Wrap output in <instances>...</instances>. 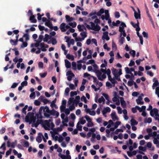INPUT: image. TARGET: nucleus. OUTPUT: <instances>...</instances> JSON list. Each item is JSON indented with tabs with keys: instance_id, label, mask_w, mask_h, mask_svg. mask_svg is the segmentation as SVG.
I'll return each instance as SVG.
<instances>
[{
	"instance_id": "1",
	"label": "nucleus",
	"mask_w": 159,
	"mask_h": 159,
	"mask_svg": "<svg viewBox=\"0 0 159 159\" xmlns=\"http://www.w3.org/2000/svg\"><path fill=\"white\" fill-rule=\"evenodd\" d=\"M17 143V140H15L14 142L11 143L9 141L7 142V146L8 147H11L12 148H15L16 145Z\"/></svg>"
},
{
	"instance_id": "2",
	"label": "nucleus",
	"mask_w": 159,
	"mask_h": 159,
	"mask_svg": "<svg viewBox=\"0 0 159 159\" xmlns=\"http://www.w3.org/2000/svg\"><path fill=\"white\" fill-rule=\"evenodd\" d=\"M120 102L121 106L123 108H125L126 107V104L125 101L124 100V98L123 97H120Z\"/></svg>"
},
{
	"instance_id": "3",
	"label": "nucleus",
	"mask_w": 159,
	"mask_h": 159,
	"mask_svg": "<svg viewBox=\"0 0 159 159\" xmlns=\"http://www.w3.org/2000/svg\"><path fill=\"white\" fill-rule=\"evenodd\" d=\"M108 33L107 31H106L103 33V35L102 37L103 39H106V40L108 41L110 39V38L108 36Z\"/></svg>"
},
{
	"instance_id": "4",
	"label": "nucleus",
	"mask_w": 159,
	"mask_h": 159,
	"mask_svg": "<svg viewBox=\"0 0 159 159\" xmlns=\"http://www.w3.org/2000/svg\"><path fill=\"white\" fill-rule=\"evenodd\" d=\"M111 118L114 121L118 120H119L118 118L116 115V113L115 112H112L111 115Z\"/></svg>"
},
{
	"instance_id": "5",
	"label": "nucleus",
	"mask_w": 159,
	"mask_h": 159,
	"mask_svg": "<svg viewBox=\"0 0 159 159\" xmlns=\"http://www.w3.org/2000/svg\"><path fill=\"white\" fill-rule=\"evenodd\" d=\"M43 135L41 133H39L38 134V136L36 138V140L38 143H40L42 141V137H43Z\"/></svg>"
},
{
	"instance_id": "6",
	"label": "nucleus",
	"mask_w": 159,
	"mask_h": 159,
	"mask_svg": "<svg viewBox=\"0 0 159 159\" xmlns=\"http://www.w3.org/2000/svg\"><path fill=\"white\" fill-rule=\"evenodd\" d=\"M50 114L51 115H52L53 116H56V118H57L59 116V113L55 110L54 109H52L51 110Z\"/></svg>"
},
{
	"instance_id": "7",
	"label": "nucleus",
	"mask_w": 159,
	"mask_h": 159,
	"mask_svg": "<svg viewBox=\"0 0 159 159\" xmlns=\"http://www.w3.org/2000/svg\"><path fill=\"white\" fill-rule=\"evenodd\" d=\"M138 10L139 13H137L135 10L134 9V16L135 17V18L136 19H140L141 16H140V11L139 10V9L138 8Z\"/></svg>"
},
{
	"instance_id": "8",
	"label": "nucleus",
	"mask_w": 159,
	"mask_h": 159,
	"mask_svg": "<svg viewBox=\"0 0 159 159\" xmlns=\"http://www.w3.org/2000/svg\"><path fill=\"white\" fill-rule=\"evenodd\" d=\"M66 23H62L60 25V28L62 32H65L66 31V29L65 28Z\"/></svg>"
},
{
	"instance_id": "9",
	"label": "nucleus",
	"mask_w": 159,
	"mask_h": 159,
	"mask_svg": "<svg viewBox=\"0 0 159 159\" xmlns=\"http://www.w3.org/2000/svg\"><path fill=\"white\" fill-rule=\"evenodd\" d=\"M45 25L51 29H53V26H52V24L50 20H48L47 22H45Z\"/></svg>"
},
{
	"instance_id": "10",
	"label": "nucleus",
	"mask_w": 159,
	"mask_h": 159,
	"mask_svg": "<svg viewBox=\"0 0 159 159\" xmlns=\"http://www.w3.org/2000/svg\"><path fill=\"white\" fill-rule=\"evenodd\" d=\"M95 72L97 76L98 77V79L102 81V79L101 78V76L102 74V73L98 70H96Z\"/></svg>"
},
{
	"instance_id": "11",
	"label": "nucleus",
	"mask_w": 159,
	"mask_h": 159,
	"mask_svg": "<svg viewBox=\"0 0 159 159\" xmlns=\"http://www.w3.org/2000/svg\"><path fill=\"white\" fill-rule=\"evenodd\" d=\"M29 20L32 23H36L37 22V20L35 19V16L34 15L30 16Z\"/></svg>"
},
{
	"instance_id": "12",
	"label": "nucleus",
	"mask_w": 159,
	"mask_h": 159,
	"mask_svg": "<svg viewBox=\"0 0 159 159\" xmlns=\"http://www.w3.org/2000/svg\"><path fill=\"white\" fill-rule=\"evenodd\" d=\"M65 66L67 69L70 68L71 67V63L67 59L65 60Z\"/></svg>"
},
{
	"instance_id": "13",
	"label": "nucleus",
	"mask_w": 159,
	"mask_h": 159,
	"mask_svg": "<svg viewBox=\"0 0 159 159\" xmlns=\"http://www.w3.org/2000/svg\"><path fill=\"white\" fill-rule=\"evenodd\" d=\"M66 20L67 21H71L74 20V18L70 17L69 16L66 15L65 16Z\"/></svg>"
},
{
	"instance_id": "14",
	"label": "nucleus",
	"mask_w": 159,
	"mask_h": 159,
	"mask_svg": "<svg viewBox=\"0 0 159 159\" xmlns=\"http://www.w3.org/2000/svg\"><path fill=\"white\" fill-rule=\"evenodd\" d=\"M51 36L46 34L45 35V38L43 39V41L45 42H47L48 40L51 38Z\"/></svg>"
},
{
	"instance_id": "15",
	"label": "nucleus",
	"mask_w": 159,
	"mask_h": 159,
	"mask_svg": "<svg viewBox=\"0 0 159 159\" xmlns=\"http://www.w3.org/2000/svg\"><path fill=\"white\" fill-rule=\"evenodd\" d=\"M18 41V40H14L13 39H11L10 40V42L12 45L15 46L17 44Z\"/></svg>"
},
{
	"instance_id": "16",
	"label": "nucleus",
	"mask_w": 159,
	"mask_h": 159,
	"mask_svg": "<svg viewBox=\"0 0 159 159\" xmlns=\"http://www.w3.org/2000/svg\"><path fill=\"white\" fill-rule=\"evenodd\" d=\"M104 11L103 8H101L97 13V15L98 16H101L102 14L104 13Z\"/></svg>"
},
{
	"instance_id": "17",
	"label": "nucleus",
	"mask_w": 159,
	"mask_h": 159,
	"mask_svg": "<svg viewBox=\"0 0 159 159\" xmlns=\"http://www.w3.org/2000/svg\"><path fill=\"white\" fill-rule=\"evenodd\" d=\"M66 57L69 59H71L72 61H74V56L70 54H68L66 55Z\"/></svg>"
},
{
	"instance_id": "18",
	"label": "nucleus",
	"mask_w": 159,
	"mask_h": 159,
	"mask_svg": "<svg viewBox=\"0 0 159 159\" xmlns=\"http://www.w3.org/2000/svg\"><path fill=\"white\" fill-rule=\"evenodd\" d=\"M130 122H131V125L132 126L136 125L138 124V122L136 120H135L134 119H133L131 120Z\"/></svg>"
},
{
	"instance_id": "19",
	"label": "nucleus",
	"mask_w": 159,
	"mask_h": 159,
	"mask_svg": "<svg viewBox=\"0 0 159 159\" xmlns=\"http://www.w3.org/2000/svg\"><path fill=\"white\" fill-rule=\"evenodd\" d=\"M112 73L114 76L117 75L118 74V70L116 69L113 68L111 69Z\"/></svg>"
},
{
	"instance_id": "20",
	"label": "nucleus",
	"mask_w": 159,
	"mask_h": 159,
	"mask_svg": "<svg viewBox=\"0 0 159 159\" xmlns=\"http://www.w3.org/2000/svg\"><path fill=\"white\" fill-rule=\"evenodd\" d=\"M153 142L154 144H156L157 147H159V141L157 139L154 138L153 140Z\"/></svg>"
},
{
	"instance_id": "21",
	"label": "nucleus",
	"mask_w": 159,
	"mask_h": 159,
	"mask_svg": "<svg viewBox=\"0 0 159 159\" xmlns=\"http://www.w3.org/2000/svg\"><path fill=\"white\" fill-rule=\"evenodd\" d=\"M158 86H159V82L158 80H157L153 84L152 86V89H155V87H157Z\"/></svg>"
},
{
	"instance_id": "22",
	"label": "nucleus",
	"mask_w": 159,
	"mask_h": 159,
	"mask_svg": "<svg viewBox=\"0 0 159 159\" xmlns=\"http://www.w3.org/2000/svg\"><path fill=\"white\" fill-rule=\"evenodd\" d=\"M87 33L86 31L85 32H81L80 33V35L82 37V38L84 39V38L87 37Z\"/></svg>"
},
{
	"instance_id": "23",
	"label": "nucleus",
	"mask_w": 159,
	"mask_h": 159,
	"mask_svg": "<svg viewBox=\"0 0 159 159\" xmlns=\"http://www.w3.org/2000/svg\"><path fill=\"white\" fill-rule=\"evenodd\" d=\"M93 29H93V30L95 31H98L100 30L101 27L98 25L97 24Z\"/></svg>"
},
{
	"instance_id": "24",
	"label": "nucleus",
	"mask_w": 159,
	"mask_h": 159,
	"mask_svg": "<svg viewBox=\"0 0 159 159\" xmlns=\"http://www.w3.org/2000/svg\"><path fill=\"white\" fill-rule=\"evenodd\" d=\"M105 101V100L103 96H101L98 100L99 103H101L102 102H103V104L104 103Z\"/></svg>"
},
{
	"instance_id": "25",
	"label": "nucleus",
	"mask_w": 159,
	"mask_h": 159,
	"mask_svg": "<svg viewBox=\"0 0 159 159\" xmlns=\"http://www.w3.org/2000/svg\"><path fill=\"white\" fill-rule=\"evenodd\" d=\"M43 111L48 113H50L51 110H49V108L47 106L44 107Z\"/></svg>"
},
{
	"instance_id": "26",
	"label": "nucleus",
	"mask_w": 159,
	"mask_h": 159,
	"mask_svg": "<svg viewBox=\"0 0 159 159\" xmlns=\"http://www.w3.org/2000/svg\"><path fill=\"white\" fill-rule=\"evenodd\" d=\"M51 120H45L44 121V123L45 125H47L48 126L50 127V123L49 122L51 121Z\"/></svg>"
},
{
	"instance_id": "27",
	"label": "nucleus",
	"mask_w": 159,
	"mask_h": 159,
	"mask_svg": "<svg viewBox=\"0 0 159 159\" xmlns=\"http://www.w3.org/2000/svg\"><path fill=\"white\" fill-rule=\"evenodd\" d=\"M74 99L73 98L71 97L69 98L68 102V103L69 105H70L72 103H74Z\"/></svg>"
},
{
	"instance_id": "28",
	"label": "nucleus",
	"mask_w": 159,
	"mask_h": 159,
	"mask_svg": "<svg viewBox=\"0 0 159 159\" xmlns=\"http://www.w3.org/2000/svg\"><path fill=\"white\" fill-rule=\"evenodd\" d=\"M80 124V122H79L77 124L76 128H77V129L80 131H82V126L79 125Z\"/></svg>"
},
{
	"instance_id": "29",
	"label": "nucleus",
	"mask_w": 159,
	"mask_h": 159,
	"mask_svg": "<svg viewBox=\"0 0 159 159\" xmlns=\"http://www.w3.org/2000/svg\"><path fill=\"white\" fill-rule=\"evenodd\" d=\"M76 23L75 22H70L69 23V25L71 26L73 28L75 27L76 26Z\"/></svg>"
},
{
	"instance_id": "30",
	"label": "nucleus",
	"mask_w": 159,
	"mask_h": 159,
	"mask_svg": "<svg viewBox=\"0 0 159 159\" xmlns=\"http://www.w3.org/2000/svg\"><path fill=\"white\" fill-rule=\"evenodd\" d=\"M51 41H52V44L54 45L56 44L57 43V41L56 40V39L55 38H52L51 39Z\"/></svg>"
},
{
	"instance_id": "31",
	"label": "nucleus",
	"mask_w": 159,
	"mask_h": 159,
	"mask_svg": "<svg viewBox=\"0 0 159 159\" xmlns=\"http://www.w3.org/2000/svg\"><path fill=\"white\" fill-rule=\"evenodd\" d=\"M50 133L52 134V137L54 138L55 134H58V132L56 130H54V132L51 131Z\"/></svg>"
},
{
	"instance_id": "32",
	"label": "nucleus",
	"mask_w": 159,
	"mask_h": 159,
	"mask_svg": "<svg viewBox=\"0 0 159 159\" xmlns=\"http://www.w3.org/2000/svg\"><path fill=\"white\" fill-rule=\"evenodd\" d=\"M64 120L62 121V123L64 124V126H67V124H65L64 123H67L68 121V118L67 117L65 119H64Z\"/></svg>"
},
{
	"instance_id": "33",
	"label": "nucleus",
	"mask_w": 159,
	"mask_h": 159,
	"mask_svg": "<svg viewBox=\"0 0 159 159\" xmlns=\"http://www.w3.org/2000/svg\"><path fill=\"white\" fill-rule=\"evenodd\" d=\"M139 149L141 151L143 152H145L146 150V147H143L141 146H140L139 147Z\"/></svg>"
},
{
	"instance_id": "34",
	"label": "nucleus",
	"mask_w": 159,
	"mask_h": 159,
	"mask_svg": "<svg viewBox=\"0 0 159 159\" xmlns=\"http://www.w3.org/2000/svg\"><path fill=\"white\" fill-rule=\"evenodd\" d=\"M152 119L151 118L149 117L148 119H146L144 120L145 123H150L152 122Z\"/></svg>"
},
{
	"instance_id": "35",
	"label": "nucleus",
	"mask_w": 159,
	"mask_h": 159,
	"mask_svg": "<svg viewBox=\"0 0 159 159\" xmlns=\"http://www.w3.org/2000/svg\"><path fill=\"white\" fill-rule=\"evenodd\" d=\"M23 143H24V146L26 147H28L29 145V142L25 140H23Z\"/></svg>"
},
{
	"instance_id": "36",
	"label": "nucleus",
	"mask_w": 159,
	"mask_h": 159,
	"mask_svg": "<svg viewBox=\"0 0 159 159\" xmlns=\"http://www.w3.org/2000/svg\"><path fill=\"white\" fill-rule=\"evenodd\" d=\"M36 121V118L34 116H33L30 118V120L29 121L30 124L32 122L33 123H35Z\"/></svg>"
},
{
	"instance_id": "37",
	"label": "nucleus",
	"mask_w": 159,
	"mask_h": 159,
	"mask_svg": "<svg viewBox=\"0 0 159 159\" xmlns=\"http://www.w3.org/2000/svg\"><path fill=\"white\" fill-rule=\"evenodd\" d=\"M153 111V112H154V114L155 115V116L159 115V114L158 112V110L156 108H154L153 110H152Z\"/></svg>"
},
{
	"instance_id": "38",
	"label": "nucleus",
	"mask_w": 159,
	"mask_h": 159,
	"mask_svg": "<svg viewBox=\"0 0 159 159\" xmlns=\"http://www.w3.org/2000/svg\"><path fill=\"white\" fill-rule=\"evenodd\" d=\"M112 48L113 50H116L117 49L116 45L115 43L113 41L112 43Z\"/></svg>"
},
{
	"instance_id": "39",
	"label": "nucleus",
	"mask_w": 159,
	"mask_h": 159,
	"mask_svg": "<svg viewBox=\"0 0 159 159\" xmlns=\"http://www.w3.org/2000/svg\"><path fill=\"white\" fill-rule=\"evenodd\" d=\"M23 37H25V40L27 41L29 40V37L28 34H24L23 36Z\"/></svg>"
},
{
	"instance_id": "40",
	"label": "nucleus",
	"mask_w": 159,
	"mask_h": 159,
	"mask_svg": "<svg viewBox=\"0 0 159 159\" xmlns=\"http://www.w3.org/2000/svg\"><path fill=\"white\" fill-rule=\"evenodd\" d=\"M28 45V43L26 42H23L22 44L21 45V48H24L26 47Z\"/></svg>"
},
{
	"instance_id": "41",
	"label": "nucleus",
	"mask_w": 159,
	"mask_h": 159,
	"mask_svg": "<svg viewBox=\"0 0 159 159\" xmlns=\"http://www.w3.org/2000/svg\"><path fill=\"white\" fill-rule=\"evenodd\" d=\"M36 116H37V119H42L43 118L42 116V113H38L36 114Z\"/></svg>"
},
{
	"instance_id": "42",
	"label": "nucleus",
	"mask_w": 159,
	"mask_h": 159,
	"mask_svg": "<svg viewBox=\"0 0 159 159\" xmlns=\"http://www.w3.org/2000/svg\"><path fill=\"white\" fill-rule=\"evenodd\" d=\"M75 106L74 103H72L71 105H70L69 107V109L70 111H72L74 110L75 109Z\"/></svg>"
},
{
	"instance_id": "43",
	"label": "nucleus",
	"mask_w": 159,
	"mask_h": 159,
	"mask_svg": "<svg viewBox=\"0 0 159 159\" xmlns=\"http://www.w3.org/2000/svg\"><path fill=\"white\" fill-rule=\"evenodd\" d=\"M135 51L134 50H131L129 52V53L131 54L132 57H134L135 56Z\"/></svg>"
},
{
	"instance_id": "44",
	"label": "nucleus",
	"mask_w": 159,
	"mask_h": 159,
	"mask_svg": "<svg viewBox=\"0 0 159 159\" xmlns=\"http://www.w3.org/2000/svg\"><path fill=\"white\" fill-rule=\"evenodd\" d=\"M126 73L127 74H130L131 73L130 69L128 67H126L125 68Z\"/></svg>"
},
{
	"instance_id": "45",
	"label": "nucleus",
	"mask_w": 159,
	"mask_h": 159,
	"mask_svg": "<svg viewBox=\"0 0 159 159\" xmlns=\"http://www.w3.org/2000/svg\"><path fill=\"white\" fill-rule=\"evenodd\" d=\"M28 105H25V107L22 109V112L24 113L25 114H26V110L27 109V107H28Z\"/></svg>"
},
{
	"instance_id": "46",
	"label": "nucleus",
	"mask_w": 159,
	"mask_h": 159,
	"mask_svg": "<svg viewBox=\"0 0 159 159\" xmlns=\"http://www.w3.org/2000/svg\"><path fill=\"white\" fill-rule=\"evenodd\" d=\"M155 94L159 98V87H157L156 89Z\"/></svg>"
},
{
	"instance_id": "47",
	"label": "nucleus",
	"mask_w": 159,
	"mask_h": 159,
	"mask_svg": "<svg viewBox=\"0 0 159 159\" xmlns=\"http://www.w3.org/2000/svg\"><path fill=\"white\" fill-rule=\"evenodd\" d=\"M66 75H71L73 77H74L75 76L74 74L71 72V71H68L66 72Z\"/></svg>"
},
{
	"instance_id": "48",
	"label": "nucleus",
	"mask_w": 159,
	"mask_h": 159,
	"mask_svg": "<svg viewBox=\"0 0 159 159\" xmlns=\"http://www.w3.org/2000/svg\"><path fill=\"white\" fill-rule=\"evenodd\" d=\"M84 118L86 119L88 122L92 121V119L88 115L85 116Z\"/></svg>"
},
{
	"instance_id": "49",
	"label": "nucleus",
	"mask_w": 159,
	"mask_h": 159,
	"mask_svg": "<svg viewBox=\"0 0 159 159\" xmlns=\"http://www.w3.org/2000/svg\"><path fill=\"white\" fill-rule=\"evenodd\" d=\"M81 100L82 101H84L85 103H86L87 102V100L86 97L83 95L81 98Z\"/></svg>"
},
{
	"instance_id": "50",
	"label": "nucleus",
	"mask_w": 159,
	"mask_h": 159,
	"mask_svg": "<svg viewBox=\"0 0 159 159\" xmlns=\"http://www.w3.org/2000/svg\"><path fill=\"white\" fill-rule=\"evenodd\" d=\"M123 132V130L122 129H117L114 132V133L116 134H118L119 132Z\"/></svg>"
},
{
	"instance_id": "51",
	"label": "nucleus",
	"mask_w": 159,
	"mask_h": 159,
	"mask_svg": "<svg viewBox=\"0 0 159 159\" xmlns=\"http://www.w3.org/2000/svg\"><path fill=\"white\" fill-rule=\"evenodd\" d=\"M136 102L138 104L142 105L144 103V102L143 101H141V100H139L138 99H137L136 100Z\"/></svg>"
},
{
	"instance_id": "52",
	"label": "nucleus",
	"mask_w": 159,
	"mask_h": 159,
	"mask_svg": "<svg viewBox=\"0 0 159 159\" xmlns=\"http://www.w3.org/2000/svg\"><path fill=\"white\" fill-rule=\"evenodd\" d=\"M120 124H121V122L120 121H116L115 122V125H114L115 128H116V129L118 127V126L120 125Z\"/></svg>"
},
{
	"instance_id": "53",
	"label": "nucleus",
	"mask_w": 159,
	"mask_h": 159,
	"mask_svg": "<svg viewBox=\"0 0 159 159\" xmlns=\"http://www.w3.org/2000/svg\"><path fill=\"white\" fill-rule=\"evenodd\" d=\"M11 151L12 149L11 148H9V150L6 152V157L11 154Z\"/></svg>"
},
{
	"instance_id": "54",
	"label": "nucleus",
	"mask_w": 159,
	"mask_h": 159,
	"mask_svg": "<svg viewBox=\"0 0 159 159\" xmlns=\"http://www.w3.org/2000/svg\"><path fill=\"white\" fill-rule=\"evenodd\" d=\"M83 118H84L82 117L80 119V123L82 125H84L86 123V120H83Z\"/></svg>"
},
{
	"instance_id": "55",
	"label": "nucleus",
	"mask_w": 159,
	"mask_h": 159,
	"mask_svg": "<svg viewBox=\"0 0 159 159\" xmlns=\"http://www.w3.org/2000/svg\"><path fill=\"white\" fill-rule=\"evenodd\" d=\"M77 95V93L76 91H71L70 93V96L71 97L74 96L75 95Z\"/></svg>"
},
{
	"instance_id": "56",
	"label": "nucleus",
	"mask_w": 159,
	"mask_h": 159,
	"mask_svg": "<svg viewBox=\"0 0 159 159\" xmlns=\"http://www.w3.org/2000/svg\"><path fill=\"white\" fill-rule=\"evenodd\" d=\"M102 95L104 96V97L107 101H109V98L108 95L107 94L104 93Z\"/></svg>"
},
{
	"instance_id": "57",
	"label": "nucleus",
	"mask_w": 159,
	"mask_h": 159,
	"mask_svg": "<svg viewBox=\"0 0 159 159\" xmlns=\"http://www.w3.org/2000/svg\"><path fill=\"white\" fill-rule=\"evenodd\" d=\"M81 148V146H80L78 145H77L76 146V149L77 151L78 152H80V149Z\"/></svg>"
},
{
	"instance_id": "58",
	"label": "nucleus",
	"mask_w": 159,
	"mask_h": 159,
	"mask_svg": "<svg viewBox=\"0 0 159 159\" xmlns=\"http://www.w3.org/2000/svg\"><path fill=\"white\" fill-rule=\"evenodd\" d=\"M75 39L76 41H82L84 40V39L82 38H81L79 37L75 38Z\"/></svg>"
},
{
	"instance_id": "59",
	"label": "nucleus",
	"mask_w": 159,
	"mask_h": 159,
	"mask_svg": "<svg viewBox=\"0 0 159 159\" xmlns=\"http://www.w3.org/2000/svg\"><path fill=\"white\" fill-rule=\"evenodd\" d=\"M28 82L26 81H25L23 82H22L21 84V85H22V86H23V87L24 86H26L27 85Z\"/></svg>"
},
{
	"instance_id": "60",
	"label": "nucleus",
	"mask_w": 159,
	"mask_h": 159,
	"mask_svg": "<svg viewBox=\"0 0 159 159\" xmlns=\"http://www.w3.org/2000/svg\"><path fill=\"white\" fill-rule=\"evenodd\" d=\"M70 110L68 108H66L65 110L64 111L65 112L66 115L67 116L70 113Z\"/></svg>"
},
{
	"instance_id": "61",
	"label": "nucleus",
	"mask_w": 159,
	"mask_h": 159,
	"mask_svg": "<svg viewBox=\"0 0 159 159\" xmlns=\"http://www.w3.org/2000/svg\"><path fill=\"white\" fill-rule=\"evenodd\" d=\"M34 113L33 112H29L27 113V116L30 117V118L34 116Z\"/></svg>"
},
{
	"instance_id": "62",
	"label": "nucleus",
	"mask_w": 159,
	"mask_h": 159,
	"mask_svg": "<svg viewBox=\"0 0 159 159\" xmlns=\"http://www.w3.org/2000/svg\"><path fill=\"white\" fill-rule=\"evenodd\" d=\"M39 75L41 78H44L47 75V73L46 72H44L43 73H40Z\"/></svg>"
},
{
	"instance_id": "63",
	"label": "nucleus",
	"mask_w": 159,
	"mask_h": 159,
	"mask_svg": "<svg viewBox=\"0 0 159 159\" xmlns=\"http://www.w3.org/2000/svg\"><path fill=\"white\" fill-rule=\"evenodd\" d=\"M70 91V89L69 88H66L65 90V93L66 95H68Z\"/></svg>"
},
{
	"instance_id": "64",
	"label": "nucleus",
	"mask_w": 159,
	"mask_h": 159,
	"mask_svg": "<svg viewBox=\"0 0 159 159\" xmlns=\"http://www.w3.org/2000/svg\"><path fill=\"white\" fill-rule=\"evenodd\" d=\"M134 82V81L130 80V81H128L127 83V84L129 86H131L133 85Z\"/></svg>"
}]
</instances>
